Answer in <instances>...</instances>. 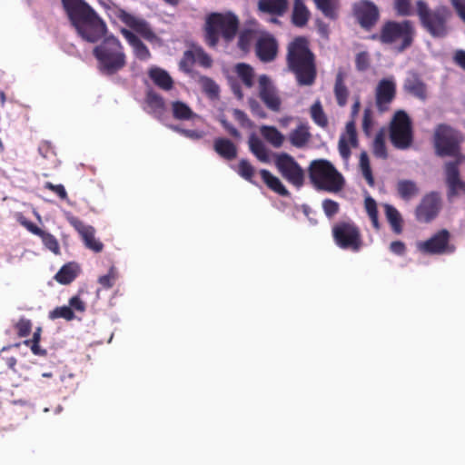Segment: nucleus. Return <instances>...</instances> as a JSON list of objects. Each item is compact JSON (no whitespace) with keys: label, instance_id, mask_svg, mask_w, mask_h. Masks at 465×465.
<instances>
[{"label":"nucleus","instance_id":"obj_1","mask_svg":"<svg viewBox=\"0 0 465 465\" xmlns=\"http://www.w3.org/2000/svg\"><path fill=\"white\" fill-rule=\"evenodd\" d=\"M61 2L70 24L84 41L94 44L104 38L93 49L98 70L104 75H114L123 70L127 64L124 47L117 37H104L107 25L96 11L84 0Z\"/></svg>","mask_w":465,"mask_h":465},{"label":"nucleus","instance_id":"obj_2","mask_svg":"<svg viewBox=\"0 0 465 465\" xmlns=\"http://www.w3.org/2000/svg\"><path fill=\"white\" fill-rule=\"evenodd\" d=\"M286 64L299 86H312L317 78L316 55L305 36H297L286 48Z\"/></svg>","mask_w":465,"mask_h":465},{"label":"nucleus","instance_id":"obj_3","mask_svg":"<svg viewBox=\"0 0 465 465\" xmlns=\"http://www.w3.org/2000/svg\"><path fill=\"white\" fill-rule=\"evenodd\" d=\"M415 35L416 29L412 21L387 20L379 32L371 35L369 39L383 45L393 46L398 53H402L412 45Z\"/></svg>","mask_w":465,"mask_h":465},{"label":"nucleus","instance_id":"obj_4","mask_svg":"<svg viewBox=\"0 0 465 465\" xmlns=\"http://www.w3.org/2000/svg\"><path fill=\"white\" fill-rule=\"evenodd\" d=\"M415 6L420 26L430 36L443 38L449 34L452 12L448 6L439 5L431 9L424 0L416 1Z\"/></svg>","mask_w":465,"mask_h":465},{"label":"nucleus","instance_id":"obj_5","mask_svg":"<svg viewBox=\"0 0 465 465\" xmlns=\"http://www.w3.org/2000/svg\"><path fill=\"white\" fill-rule=\"evenodd\" d=\"M239 29V19L232 13H213L205 22V42L210 47H215L222 36L226 42L235 37Z\"/></svg>","mask_w":465,"mask_h":465},{"label":"nucleus","instance_id":"obj_6","mask_svg":"<svg viewBox=\"0 0 465 465\" xmlns=\"http://www.w3.org/2000/svg\"><path fill=\"white\" fill-rule=\"evenodd\" d=\"M309 177L314 186L328 192H339L342 189V175L327 160H314L309 167Z\"/></svg>","mask_w":465,"mask_h":465},{"label":"nucleus","instance_id":"obj_7","mask_svg":"<svg viewBox=\"0 0 465 465\" xmlns=\"http://www.w3.org/2000/svg\"><path fill=\"white\" fill-rule=\"evenodd\" d=\"M389 137L391 144L400 150L411 147L413 142L412 123L403 110L397 111L390 124Z\"/></svg>","mask_w":465,"mask_h":465},{"label":"nucleus","instance_id":"obj_8","mask_svg":"<svg viewBox=\"0 0 465 465\" xmlns=\"http://www.w3.org/2000/svg\"><path fill=\"white\" fill-rule=\"evenodd\" d=\"M461 141V134L449 125L440 124L435 131V149L439 156H454L458 159L459 155H462L460 152Z\"/></svg>","mask_w":465,"mask_h":465},{"label":"nucleus","instance_id":"obj_9","mask_svg":"<svg viewBox=\"0 0 465 465\" xmlns=\"http://www.w3.org/2000/svg\"><path fill=\"white\" fill-rule=\"evenodd\" d=\"M335 243L341 249L359 252L362 246L361 234L353 222H338L331 229Z\"/></svg>","mask_w":465,"mask_h":465},{"label":"nucleus","instance_id":"obj_10","mask_svg":"<svg viewBox=\"0 0 465 465\" xmlns=\"http://www.w3.org/2000/svg\"><path fill=\"white\" fill-rule=\"evenodd\" d=\"M450 232L447 229H441L426 241L417 243V249L430 255L452 253L456 247L450 243Z\"/></svg>","mask_w":465,"mask_h":465},{"label":"nucleus","instance_id":"obj_11","mask_svg":"<svg viewBox=\"0 0 465 465\" xmlns=\"http://www.w3.org/2000/svg\"><path fill=\"white\" fill-rule=\"evenodd\" d=\"M275 166L287 182L296 187L302 186L304 172L292 155L286 153L277 154L275 157Z\"/></svg>","mask_w":465,"mask_h":465},{"label":"nucleus","instance_id":"obj_12","mask_svg":"<svg viewBox=\"0 0 465 465\" xmlns=\"http://www.w3.org/2000/svg\"><path fill=\"white\" fill-rule=\"evenodd\" d=\"M465 161V155L444 163L445 183L448 187V198L450 200L460 194H465V182L460 178V166Z\"/></svg>","mask_w":465,"mask_h":465},{"label":"nucleus","instance_id":"obj_13","mask_svg":"<svg viewBox=\"0 0 465 465\" xmlns=\"http://www.w3.org/2000/svg\"><path fill=\"white\" fill-rule=\"evenodd\" d=\"M351 10L355 20L365 31L373 29L381 17L379 7L370 0L355 2Z\"/></svg>","mask_w":465,"mask_h":465},{"label":"nucleus","instance_id":"obj_14","mask_svg":"<svg viewBox=\"0 0 465 465\" xmlns=\"http://www.w3.org/2000/svg\"><path fill=\"white\" fill-rule=\"evenodd\" d=\"M361 108V99L359 95L354 97V103L351 106V114L352 120L346 124V134H341L339 139V153L342 159L348 160L351 156L350 145L356 147L358 145L357 132L354 118L359 114Z\"/></svg>","mask_w":465,"mask_h":465},{"label":"nucleus","instance_id":"obj_15","mask_svg":"<svg viewBox=\"0 0 465 465\" xmlns=\"http://www.w3.org/2000/svg\"><path fill=\"white\" fill-rule=\"evenodd\" d=\"M441 203L438 193L425 194L415 209V218L421 223L431 222L439 213Z\"/></svg>","mask_w":465,"mask_h":465},{"label":"nucleus","instance_id":"obj_16","mask_svg":"<svg viewBox=\"0 0 465 465\" xmlns=\"http://www.w3.org/2000/svg\"><path fill=\"white\" fill-rule=\"evenodd\" d=\"M259 97L268 109L272 112H280L282 100L273 85L271 78L262 74L258 79Z\"/></svg>","mask_w":465,"mask_h":465},{"label":"nucleus","instance_id":"obj_17","mask_svg":"<svg viewBox=\"0 0 465 465\" xmlns=\"http://www.w3.org/2000/svg\"><path fill=\"white\" fill-rule=\"evenodd\" d=\"M396 96V84L392 78L381 79L375 90V104L380 113L387 112Z\"/></svg>","mask_w":465,"mask_h":465},{"label":"nucleus","instance_id":"obj_18","mask_svg":"<svg viewBox=\"0 0 465 465\" xmlns=\"http://www.w3.org/2000/svg\"><path fill=\"white\" fill-rule=\"evenodd\" d=\"M116 16L128 27L141 35L146 40H153L155 38V34L153 32L146 21L135 17L124 9H118L116 11Z\"/></svg>","mask_w":465,"mask_h":465},{"label":"nucleus","instance_id":"obj_19","mask_svg":"<svg viewBox=\"0 0 465 465\" xmlns=\"http://www.w3.org/2000/svg\"><path fill=\"white\" fill-rule=\"evenodd\" d=\"M255 53L257 57L264 63L272 62L278 53V43L271 35L260 36L255 43Z\"/></svg>","mask_w":465,"mask_h":465},{"label":"nucleus","instance_id":"obj_20","mask_svg":"<svg viewBox=\"0 0 465 465\" xmlns=\"http://www.w3.org/2000/svg\"><path fill=\"white\" fill-rule=\"evenodd\" d=\"M403 89L406 93L420 100L424 101L428 97L427 84L417 74H413L405 79Z\"/></svg>","mask_w":465,"mask_h":465},{"label":"nucleus","instance_id":"obj_21","mask_svg":"<svg viewBox=\"0 0 465 465\" xmlns=\"http://www.w3.org/2000/svg\"><path fill=\"white\" fill-rule=\"evenodd\" d=\"M121 34L126 39L128 44L133 47L134 54L139 60H148L151 57V53L148 47L142 42V40L134 35L132 31L122 28Z\"/></svg>","mask_w":465,"mask_h":465},{"label":"nucleus","instance_id":"obj_22","mask_svg":"<svg viewBox=\"0 0 465 465\" xmlns=\"http://www.w3.org/2000/svg\"><path fill=\"white\" fill-rule=\"evenodd\" d=\"M346 73L340 69L335 76V83L333 87L334 96L337 104L341 107H344L347 104L349 97V89L345 84Z\"/></svg>","mask_w":465,"mask_h":465},{"label":"nucleus","instance_id":"obj_23","mask_svg":"<svg viewBox=\"0 0 465 465\" xmlns=\"http://www.w3.org/2000/svg\"><path fill=\"white\" fill-rule=\"evenodd\" d=\"M148 75L156 86L164 91H169L173 87V78L165 70L160 67L152 66L148 70Z\"/></svg>","mask_w":465,"mask_h":465},{"label":"nucleus","instance_id":"obj_24","mask_svg":"<svg viewBox=\"0 0 465 465\" xmlns=\"http://www.w3.org/2000/svg\"><path fill=\"white\" fill-rule=\"evenodd\" d=\"M213 149L219 156L227 161L237 157L236 145L227 138H216L213 142Z\"/></svg>","mask_w":465,"mask_h":465},{"label":"nucleus","instance_id":"obj_25","mask_svg":"<svg viewBox=\"0 0 465 465\" xmlns=\"http://www.w3.org/2000/svg\"><path fill=\"white\" fill-rule=\"evenodd\" d=\"M396 192L401 200L409 202L419 195L420 188L414 181L401 179L396 183Z\"/></svg>","mask_w":465,"mask_h":465},{"label":"nucleus","instance_id":"obj_26","mask_svg":"<svg viewBox=\"0 0 465 465\" xmlns=\"http://www.w3.org/2000/svg\"><path fill=\"white\" fill-rule=\"evenodd\" d=\"M288 138L292 146L303 148L312 138L308 124H300L289 134Z\"/></svg>","mask_w":465,"mask_h":465},{"label":"nucleus","instance_id":"obj_27","mask_svg":"<svg viewBox=\"0 0 465 465\" xmlns=\"http://www.w3.org/2000/svg\"><path fill=\"white\" fill-rule=\"evenodd\" d=\"M309 18L310 11L306 7L303 0H294L292 23L297 27H303L307 25Z\"/></svg>","mask_w":465,"mask_h":465},{"label":"nucleus","instance_id":"obj_28","mask_svg":"<svg viewBox=\"0 0 465 465\" xmlns=\"http://www.w3.org/2000/svg\"><path fill=\"white\" fill-rule=\"evenodd\" d=\"M258 5L259 9L264 13L282 15L288 8V2L287 0H260Z\"/></svg>","mask_w":465,"mask_h":465},{"label":"nucleus","instance_id":"obj_29","mask_svg":"<svg viewBox=\"0 0 465 465\" xmlns=\"http://www.w3.org/2000/svg\"><path fill=\"white\" fill-rule=\"evenodd\" d=\"M261 177L264 183L273 192L281 196H288L289 191L282 184L281 180L265 169L260 171Z\"/></svg>","mask_w":465,"mask_h":465},{"label":"nucleus","instance_id":"obj_30","mask_svg":"<svg viewBox=\"0 0 465 465\" xmlns=\"http://www.w3.org/2000/svg\"><path fill=\"white\" fill-rule=\"evenodd\" d=\"M316 8L330 20H336L340 9V0H312Z\"/></svg>","mask_w":465,"mask_h":465},{"label":"nucleus","instance_id":"obj_31","mask_svg":"<svg viewBox=\"0 0 465 465\" xmlns=\"http://www.w3.org/2000/svg\"><path fill=\"white\" fill-rule=\"evenodd\" d=\"M78 267L73 262H69L62 266V268L54 275V280L61 284L71 283L77 276Z\"/></svg>","mask_w":465,"mask_h":465},{"label":"nucleus","instance_id":"obj_32","mask_svg":"<svg viewBox=\"0 0 465 465\" xmlns=\"http://www.w3.org/2000/svg\"><path fill=\"white\" fill-rule=\"evenodd\" d=\"M69 223L81 235L84 244L94 238L95 230L91 225H86L79 218L72 216L68 218Z\"/></svg>","mask_w":465,"mask_h":465},{"label":"nucleus","instance_id":"obj_33","mask_svg":"<svg viewBox=\"0 0 465 465\" xmlns=\"http://www.w3.org/2000/svg\"><path fill=\"white\" fill-rule=\"evenodd\" d=\"M250 151L262 163H269V153L264 143L255 134H252L249 138Z\"/></svg>","mask_w":465,"mask_h":465},{"label":"nucleus","instance_id":"obj_34","mask_svg":"<svg viewBox=\"0 0 465 465\" xmlns=\"http://www.w3.org/2000/svg\"><path fill=\"white\" fill-rule=\"evenodd\" d=\"M172 113L174 119L181 121L191 120L197 116L185 103L181 101L172 103Z\"/></svg>","mask_w":465,"mask_h":465},{"label":"nucleus","instance_id":"obj_35","mask_svg":"<svg viewBox=\"0 0 465 465\" xmlns=\"http://www.w3.org/2000/svg\"><path fill=\"white\" fill-rule=\"evenodd\" d=\"M261 134L275 148L281 147L284 142L283 134L274 126H262Z\"/></svg>","mask_w":465,"mask_h":465},{"label":"nucleus","instance_id":"obj_36","mask_svg":"<svg viewBox=\"0 0 465 465\" xmlns=\"http://www.w3.org/2000/svg\"><path fill=\"white\" fill-rule=\"evenodd\" d=\"M235 73L247 88H252L254 84V70L247 64L240 63L235 66Z\"/></svg>","mask_w":465,"mask_h":465},{"label":"nucleus","instance_id":"obj_37","mask_svg":"<svg viewBox=\"0 0 465 465\" xmlns=\"http://www.w3.org/2000/svg\"><path fill=\"white\" fill-rule=\"evenodd\" d=\"M385 215L392 231L400 234L402 232V218L399 211L390 204H385Z\"/></svg>","mask_w":465,"mask_h":465},{"label":"nucleus","instance_id":"obj_38","mask_svg":"<svg viewBox=\"0 0 465 465\" xmlns=\"http://www.w3.org/2000/svg\"><path fill=\"white\" fill-rule=\"evenodd\" d=\"M145 102L153 114H161L164 109L163 97L153 90L146 93Z\"/></svg>","mask_w":465,"mask_h":465},{"label":"nucleus","instance_id":"obj_39","mask_svg":"<svg viewBox=\"0 0 465 465\" xmlns=\"http://www.w3.org/2000/svg\"><path fill=\"white\" fill-rule=\"evenodd\" d=\"M312 121L320 127L326 128L329 124L327 115L325 114L320 101H316L310 109Z\"/></svg>","mask_w":465,"mask_h":465},{"label":"nucleus","instance_id":"obj_40","mask_svg":"<svg viewBox=\"0 0 465 465\" xmlns=\"http://www.w3.org/2000/svg\"><path fill=\"white\" fill-rule=\"evenodd\" d=\"M256 32L251 29L242 30L238 38V47L243 52H249L253 42L257 40Z\"/></svg>","mask_w":465,"mask_h":465},{"label":"nucleus","instance_id":"obj_41","mask_svg":"<svg viewBox=\"0 0 465 465\" xmlns=\"http://www.w3.org/2000/svg\"><path fill=\"white\" fill-rule=\"evenodd\" d=\"M360 167L362 173L363 177L367 181L368 184L371 187L374 186V178L372 175V171L370 164V160L368 153L366 152H361L360 154Z\"/></svg>","mask_w":465,"mask_h":465},{"label":"nucleus","instance_id":"obj_42","mask_svg":"<svg viewBox=\"0 0 465 465\" xmlns=\"http://www.w3.org/2000/svg\"><path fill=\"white\" fill-rule=\"evenodd\" d=\"M199 83L203 89V92L206 94L210 98H216L219 95L218 84L210 77L201 76Z\"/></svg>","mask_w":465,"mask_h":465},{"label":"nucleus","instance_id":"obj_43","mask_svg":"<svg viewBox=\"0 0 465 465\" xmlns=\"http://www.w3.org/2000/svg\"><path fill=\"white\" fill-rule=\"evenodd\" d=\"M365 209L371 221V223L375 229H380L379 219H378V209L377 203L373 198L368 196L365 198Z\"/></svg>","mask_w":465,"mask_h":465},{"label":"nucleus","instance_id":"obj_44","mask_svg":"<svg viewBox=\"0 0 465 465\" xmlns=\"http://www.w3.org/2000/svg\"><path fill=\"white\" fill-rule=\"evenodd\" d=\"M236 172L241 177L252 183L255 173V169L248 160L242 159L238 163Z\"/></svg>","mask_w":465,"mask_h":465},{"label":"nucleus","instance_id":"obj_45","mask_svg":"<svg viewBox=\"0 0 465 465\" xmlns=\"http://www.w3.org/2000/svg\"><path fill=\"white\" fill-rule=\"evenodd\" d=\"M48 317L51 320L63 318L66 321H72L74 318V312L71 307L64 305L54 308L49 312Z\"/></svg>","mask_w":465,"mask_h":465},{"label":"nucleus","instance_id":"obj_46","mask_svg":"<svg viewBox=\"0 0 465 465\" xmlns=\"http://www.w3.org/2000/svg\"><path fill=\"white\" fill-rule=\"evenodd\" d=\"M38 237L41 238L44 245L45 248H47L49 251L54 252V254H59L60 252V246L57 239L51 234L50 232H47L45 231L42 232V234Z\"/></svg>","mask_w":465,"mask_h":465},{"label":"nucleus","instance_id":"obj_47","mask_svg":"<svg viewBox=\"0 0 465 465\" xmlns=\"http://www.w3.org/2000/svg\"><path fill=\"white\" fill-rule=\"evenodd\" d=\"M393 8L400 16H410L413 15L411 0H393Z\"/></svg>","mask_w":465,"mask_h":465},{"label":"nucleus","instance_id":"obj_48","mask_svg":"<svg viewBox=\"0 0 465 465\" xmlns=\"http://www.w3.org/2000/svg\"><path fill=\"white\" fill-rule=\"evenodd\" d=\"M373 154L381 159H386L387 154V149L385 145V142L383 139V135L381 134H379L376 135L374 141H373V146H372Z\"/></svg>","mask_w":465,"mask_h":465},{"label":"nucleus","instance_id":"obj_49","mask_svg":"<svg viewBox=\"0 0 465 465\" xmlns=\"http://www.w3.org/2000/svg\"><path fill=\"white\" fill-rule=\"evenodd\" d=\"M116 277H117L116 270L114 266H112L109 269L107 274L99 277L98 282L104 289H110L114 286Z\"/></svg>","mask_w":465,"mask_h":465},{"label":"nucleus","instance_id":"obj_50","mask_svg":"<svg viewBox=\"0 0 465 465\" xmlns=\"http://www.w3.org/2000/svg\"><path fill=\"white\" fill-rule=\"evenodd\" d=\"M322 205L323 212L328 218H332L340 211V204L331 199L323 200Z\"/></svg>","mask_w":465,"mask_h":465},{"label":"nucleus","instance_id":"obj_51","mask_svg":"<svg viewBox=\"0 0 465 465\" xmlns=\"http://www.w3.org/2000/svg\"><path fill=\"white\" fill-rule=\"evenodd\" d=\"M15 328L19 337H26L30 334L32 330L31 321L28 319L21 318L16 322Z\"/></svg>","mask_w":465,"mask_h":465},{"label":"nucleus","instance_id":"obj_52","mask_svg":"<svg viewBox=\"0 0 465 465\" xmlns=\"http://www.w3.org/2000/svg\"><path fill=\"white\" fill-rule=\"evenodd\" d=\"M44 187L55 193L61 200H68L66 190L63 184H54L51 182H45Z\"/></svg>","mask_w":465,"mask_h":465},{"label":"nucleus","instance_id":"obj_53","mask_svg":"<svg viewBox=\"0 0 465 465\" xmlns=\"http://www.w3.org/2000/svg\"><path fill=\"white\" fill-rule=\"evenodd\" d=\"M171 128L181 134L182 135L189 138V139H192V140H199V139H202L203 136H204V133L203 131H198V130H188V129H183V128H181L179 126H171Z\"/></svg>","mask_w":465,"mask_h":465},{"label":"nucleus","instance_id":"obj_54","mask_svg":"<svg viewBox=\"0 0 465 465\" xmlns=\"http://www.w3.org/2000/svg\"><path fill=\"white\" fill-rule=\"evenodd\" d=\"M356 69L360 72L366 71L370 66V55L367 52H360L355 58Z\"/></svg>","mask_w":465,"mask_h":465},{"label":"nucleus","instance_id":"obj_55","mask_svg":"<svg viewBox=\"0 0 465 465\" xmlns=\"http://www.w3.org/2000/svg\"><path fill=\"white\" fill-rule=\"evenodd\" d=\"M38 152L45 159H51L56 155L54 145L48 141L40 143Z\"/></svg>","mask_w":465,"mask_h":465},{"label":"nucleus","instance_id":"obj_56","mask_svg":"<svg viewBox=\"0 0 465 465\" xmlns=\"http://www.w3.org/2000/svg\"><path fill=\"white\" fill-rule=\"evenodd\" d=\"M17 221L19 223L24 226L27 231H29L31 233L39 236L42 234V230L39 228L36 224H35L33 222L26 219L24 215L20 214L17 218Z\"/></svg>","mask_w":465,"mask_h":465},{"label":"nucleus","instance_id":"obj_57","mask_svg":"<svg viewBox=\"0 0 465 465\" xmlns=\"http://www.w3.org/2000/svg\"><path fill=\"white\" fill-rule=\"evenodd\" d=\"M17 221L19 223L24 226L27 231H29L31 233L39 236L42 234V230L39 228L36 224H35L33 222L26 219L24 215L20 214L17 218Z\"/></svg>","mask_w":465,"mask_h":465},{"label":"nucleus","instance_id":"obj_58","mask_svg":"<svg viewBox=\"0 0 465 465\" xmlns=\"http://www.w3.org/2000/svg\"><path fill=\"white\" fill-rule=\"evenodd\" d=\"M372 125V111L371 108H365L362 118V130L367 135H370Z\"/></svg>","mask_w":465,"mask_h":465},{"label":"nucleus","instance_id":"obj_59","mask_svg":"<svg viewBox=\"0 0 465 465\" xmlns=\"http://www.w3.org/2000/svg\"><path fill=\"white\" fill-rule=\"evenodd\" d=\"M232 114L234 119L241 124L242 127H252V123L249 119L248 115L240 109H233Z\"/></svg>","mask_w":465,"mask_h":465},{"label":"nucleus","instance_id":"obj_60","mask_svg":"<svg viewBox=\"0 0 465 465\" xmlns=\"http://www.w3.org/2000/svg\"><path fill=\"white\" fill-rule=\"evenodd\" d=\"M219 122L231 136L236 139L241 137L240 132L225 118V116H221L219 118Z\"/></svg>","mask_w":465,"mask_h":465},{"label":"nucleus","instance_id":"obj_61","mask_svg":"<svg viewBox=\"0 0 465 465\" xmlns=\"http://www.w3.org/2000/svg\"><path fill=\"white\" fill-rule=\"evenodd\" d=\"M249 106H250V109L252 111V113L257 116H259L260 118H265L266 117V114L265 112L263 111L262 107L261 106V104L254 99H250L249 100Z\"/></svg>","mask_w":465,"mask_h":465},{"label":"nucleus","instance_id":"obj_62","mask_svg":"<svg viewBox=\"0 0 465 465\" xmlns=\"http://www.w3.org/2000/svg\"><path fill=\"white\" fill-rule=\"evenodd\" d=\"M390 251L397 255H403L406 252V245L401 241H394L390 244Z\"/></svg>","mask_w":465,"mask_h":465},{"label":"nucleus","instance_id":"obj_63","mask_svg":"<svg viewBox=\"0 0 465 465\" xmlns=\"http://www.w3.org/2000/svg\"><path fill=\"white\" fill-rule=\"evenodd\" d=\"M459 16L465 23V3L464 0H450Z\"/></svg>","mask_w":465,"mask_h":465},{"label":"nucleus","instance_id":"obj_64","mask_svg":"<svg viewBox=\"0 0 465 465\" xmlns=\"http://www.w3.org/2000/svg\"><path fill=\"white\" fill-rule=\"evenodd\" d=\"M454 63L465 71V51L457 50L453 56Z\"/></svg>","mask_w":465,"mask_h":465}]
</instances>
